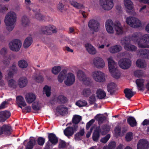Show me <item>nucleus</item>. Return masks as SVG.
Listing matches in <instances>:
<instances>
[{"instance_id":"f257e3e1","label":"nucleus","mask_w":149,"mask_h":149,"mask_svg":"<svg viewBox=\"0 0 149 149\" xmlns=\"http://www.w3.org/2000/svg\"><path fill=\"white\" fill-rule=\"evenodd\" d=\"M124 40H121V43L124 45V49L127 51L135 52L137 50L136 47L131 44V40H136L134 42L137 43L140 48L149 47V45L147 43H149V38H124Z\"/></svg>"},{"instance_id":"f03ea898","label":"nucleus","mask_w":149,"mask_h":149,"mask_svg":"<svg viewBox=\"0 0 149 149\" xmlns=\"http://www.w3.org/2000/svg\"><path fill=\"white\" fill-rule=\"evenodd\" d=\"M17 18L16 13L13 11L8 12L6 15L4 22L6 29L9 31H12L14 28Z\"/></svg>"},{"instance_id":"7ed1b4c3","label":"nucleus","mask_w":149,"mask_h":149,"mask_svg":"<svg viewBox=\"0 0 149 149\" xmlns=\"http://www.w3.org/2000/svg\"><path fill=\"white\" fill-rule=\"evenodd\" d=\"M107 60L109 71L112 76L116 79L119 78L120 74L119 71L117 69V64L115 62L112 57L108 58Z\"/></svg>"},{"instance_id":"20e7f679","label":"nucleus","mask_w":149,"mask_h":149,"mask_svg":"<svg viewBox=\"0 0 149 149\" xmlns=\"http://www.w3.org/2000/svg\"><path fill=\"white\" fill-rule=\"evenodd\" d=\"M95 119L97 121L99 125L102 123L107 119V117L103 114L100 113L97 114L95 117ZM100 126L96 128L94 131V141H97L100 138Z\"/></svg>"},{"instance_id":"39448f33","label":"nucleus","mask_w":149,"mask_h":149,"mask_svg":"<svg viewBox=\"0 0 149 149\" xmlns=\"http://www.w3.org/2000/svg\"><path fill=\"white\" fill-rule=\"evenodd\" d=\"M36 141L38 145L42 146L45 142V139L43 137H39L37 140L35 137H30L29 141L26 146L25 149H33L34 146L36 144Z\"/></svg>"},{"instance_id":"423d86ee","label":"nucleus","mask_w":149,"mask_h":149,"mask_svg":"<svg viewBox=\"0 0 149 149\" xmlns=\"http://www.w3.org/2000/svg\"><path fill=\"white\" fill-rule=\"evenodd\" d=\"M114 0H99V4L102 10L109 11L114 6Z\"/></svg>"},{"instance_id":"0eeeda50","label":"nucleus","mask_w":149,"mask_h":149,"mask_svg":"<svg viewBox=\"0 0 149 149\" xmlns=\"http://www.w3.org/2000/svg\"><path fill=\"white\" fill-rule=\"evenodd\" d=\"M125 22L130 27L134 28L140 27L141 25V21L134 17H128L125 19Z\"/></svg>"},{"instance_id":"6e6552de","label":"nucleus","mask_w":149,"mask_h":149,"mask_svg":"<svg viewBox=\"0 0 149 149\" xmlns=\"http://www.w3.org/2000/svg\"><path fill=\"white\" fill-rule=\"evenodd\" d=\"M40 32L43 34L51 35L56 33L57 32V29L55 26L49 25L42 27Z\"/></svg>"},{"instance_id":"1a4fd4ad","label":"nucleus","mask_w":149,"mask_h":149,"mask_svg":"<svg viewBox=\"0 0 149 149\" xmlns=\"http://www.w3.org/2000/svg\"><path fill=\"white\" fill-rule=\"evenodd\" d=\"M22 45L21 41L18 39H15L12 40L8 44L10 49L13 52H18L20 49Z\"/></svg>"},{"instance_id":"9d476101","label":"nucleus","mask_w":149,"mask_h":149,"mask_svg":"<svg viewBox=\"0 0 149 149\" xmlns=\"http://www.w3.org/2000/svg\"><path fill=\"white\" fill-rule=\"evenodd\" d=\"M77 76L78 79L86 85L90 86L92 82L91 79L87 77H86V75L84 72L81 70H78L77 72Z\"/></svg>"},{"instance_id":"9b49d317","label":"nucleus","mask_w":149,"mask_h":149,"mask_svg":"<svg viewBox=\"0 0 149 149\" xmlns=\"http://www.w3.org/2000/svg\"><path fill=\"white\" fill-rule=\"evenodd\" d=\"M116 22L113 23V21L109 19L107 20L105 22V26L107 32L110 34L114 33V28H115Z\"/></svg>"},{"instance_id":"f8f14e48","label":"nucleus","mask_w":149,"mask_h":149,"mask_svg":"<svg viewBox=\"0 0 149 149\" xmlns=\"http://www.w3.org/2000/svg\"><path fill=\"white\" fill-rule=\"evenodd\" d=\"M118 64L121 68L126 69L130 67L131 61L128 58H122L119 61Z\"/></svg>"},{"instance_id":"ddd939ff","label":"nucleus","mask_w":149,"mask_h":149,"mask_svg":"<svg viewBox=\"0 0 149 149\" xmlns=\"http://www.w3.org/2000/svg\"><path fill=\"white\" fill-rule=\"evenodd\" d=\"M78 126L74 125L73 127H67L64 131V134L67 137L72 136L74 132L77 130Z\"/></svg>"},{"instance_id":"4468645a","label":"nucleus","mask_w":149,"mask_h":149,"mask_svg":"<svg viewBox=\"0 0 149 149\" xmlns=\"http://www.w3.org/2000/svg\"><path fill=\"white\" fill-rule=\"evenodd\" d=\"M137 149H148L149 142L146 140L141 139L139 140L137 145Z\"/></svg>"},{"instance_id":"2eb2a0df","label":"nucleus","mask_w":149,"mask_h":149,"mask_svg":"<svg viewBox=\"0 0 149 149\" xmlns=\"http://www.w3.org/2000/svg\"><path fill=\"white\" fill-rule=\"evenodd\" d=\"M94 79L98 82H102L104 81L105 78L104 74L100 71L94 72Z\"/></svg>"},{"instance_id":"dca6fc26","label":"nucleus","mask_w":149,"mask_h":149,"mask_svg":"<svg viewBox=\"0 0 149 149\" xmlns=\"http://www.w3.org/2000/svg\"><path fill=\"white\" fill-rule=\"evenodd\" d=\"M94 65L99 68H102L105 66V63L103 59L100 57H97L94 59Z\"/></svg>"},{"instance_id":"f3484780","label":"nucleus","mask_w":149,"mask_h":149,"mask_svg":"<svg viewBox=\"0 0 149 149\" xmlns=\"http://www.w3.org/2000/svg\"><path fill=\"white\" fill-rule=\"evenodd\" d=\"M11 113L9 111L5 110L0 112V122H4L9 118Z\"/></svg>"},{"instance_id":"a211bd4d","label":"nucleus","mask_w":149,"mask_h":149,"mask_svg":"<svg viewBox=\"0 0 149 149\" xmlns=\"http://www.w3.org/2000/svg\"><path fill=\"white\" fill-rule=\"evenodd\" d=\"M1 128L2 134H3L5 135L8 136L11 134L12 128L9 125H3L1 127Z\"/></svg>"},{"instance_id":"6ab92c4d","label":"nucleus","mask_w":149,"mask_h":149,"mask_svg":"<svg viewBox=\"0 0 149 149\" xmlns=\"http://www.w3.org/2000/svg\"><path fill=\"white\" fill-rule=\"evenodd\" d=\"M75 81V77L74 75L71 73H69L67 79L65 81V83L67 86H70L74 84Z\"/></svg>"},{"instance_id":"aec40b11","label":"nucleus","mask_w":149,"mask_h":149,"mask_svg":"<svg viewBox=\"0 0 149 149\" xmlns=\"http://www.w3.org/2000/svg\"><path fill=\"white\" fill-rule=\"evenodd\" d=\"M124 4L126 8V11L130 13L134 8L133 4L131 0H124Z\"/></svg>"},{"instance_id":"412c9836","label":"nucleus","mask_w":149,"mask_h":149,"mask_svg":"<svg viewBox=\"0 0 149 149\" xmlns=\"http://www.w3.org/2000/svg\"><path fill=\"white\" fill-rule=\"evenodd\" d=\"M18 85L20 88H23L26 86L28 83V80L26 77H20L17 81Z\"/></svg>"},{"instance_id":"4be33fe9","label":"nucleus","mask_w":149,"mask_h":149,"mask_svg":"<svg viewBox=\"0 0 149 149\" xmlns=\"http://www.w3.org/2000/svg\"><path fill=\"white\" fill-rule=\"evenodd\" d=\"M115 29L116 34L117 35H121L125 34V32L124 31L120 23L119 22H116Z\"/></svg>"},{"instance_id":"5701e85b","label":"nucleus","mask_w":149,"mask_h":149,"mask_svg":"<svg viewBox=\"0 0 149 149\" xmlns=\"http://www.w3.org/2000/svg\"><path fill=\"white\" fill-rule=\"evenodd\" d=\"M56 111L60 115L65 116L68 113V109L63 105H59L56 108Z\"/></svg>"},{"instance_id":"b1692460","label":"nucleus","mask_w":149,"mask_h":149,"mask_svg":"<svg viewBox=\"0 0 149 149\" xmlns=\"http://www.w3.org/2000/svg\"><path fill=\"white\" fill-rule=\"evenodd\" d=\"M49 141L53 145H56L58 142V138L53 133H48Z\"/></svg>"},{"instance_id":"393cba45","label":"nucleus","mask_w":149,"mask_h":149,"mask_svg":"<svg viewBox=\"0 0 149 149\" xmlns=\"http://www.w3.org/2000/svg\"><path fill=\"white\" fill-rule=\"evenodd\" d=\"M16 103L19 107L22 109V106L25 107L26 104L24 97L22 96L19 95L16 97Z\"/></svg>"},{"instance_id":"a878e982","label":"nucleus","mask_w":149,"mask_h":149,"mask_svg":"<svg viewBox=\"0 0 149 149\" xmlns=\"http://www.w3.org/2000/svg\"><path fill=\"white\" fill-rule=\"evenodd\" d=\"M122 49L121 46L116 45L111 47L109 49V51L111 53L114 54L119 52Z\"/></svg>"},{"instance_id":"bb28decb","label":"nucleus","mask_w":149,"mask_h":149,"mask_svg":"<svg viewBox=\"0 0 149 149\" xmlns=\"http://www.w3.org/2000/svg\"><path fill=\"white\" fill-rule=\"evenodd\" d=\"M124 92L125 94V97L129 100L133 97L135 93L132 91V89L128 88L125 89Z\"/></svg>"},{"instance_id":"cd10ccee","label":"nucleus","mask_w":149,"mask_h":149,"mask_svg":"<svg viewBox=\"0 0 149 149\" xmlns=\"http://www.w3.org/2000/svg\"><path fill=\"white\" fill-rule=\"evenodd\" d=\"M26 98L27 102L30 104L35 101L36 99V97L34 94L29 93L26 94Z\"/></svg>"},{"instance_id":"c85d7f7f","label":"nucleus","mask_w":149,"mask_h":149,"mask_svg":"<svg viewBox=\"0 0 149 149\" xmlns=\"http://www.w3.org/2000/svg\"><path fill=\"white\" fill-rule=\"evenodd\" d=\"M30 23V20L27 16H24L22 18L21 24L23 26L25 27H27L29 26Z\"/></svg>"},{"instance_id":"c756f323","label":"nucleus","mask_w":149,"mask_h":149,"mask_svg":"<svg viewBox=\"0 0 149 149\" xmlns=\"http://www.w3.org/2000/svg\"><path fill=\"white\" fill-rule=\"evenodd\" d=\"M127 123L132 127L136 126L137 125L136 121L135 118L132 116L129 117L127 119Z\"/></svg>"},{"instance_id":"7c9ffc66","label":"nucleus","mask_w":149,"mask_h":149,"mask_svg":"<svg viewBox=\"0 0 149 149\" xmlns=\"http://www.w3.org/2000/svg\"><path fill=\"white\" fill-rule=\"evenodd\" d=\"M116 84L115 83L112 82L109 84L107 86L108 92L111 95L113 94L115 91Z\"/></svg>"},{"instance_id":"2f4dec72","label":"nucleus","mask_w":149,"mask_h":149,"mask_svg":"<svg viewBox=\"0 0 149 149\" xmlns=\"http://www.w3.org/2000/svg\"><path fill=\"white\" fill-rule=\"evenodd\" d=\"M144 81V79H137L136 80V83L139 90L142 91L143 89Z\"/></svg>"},{"instance_id":"473e14b6","label":"nucleus","mask_w":149,"mask_h":149,"mask_svg":"<svg viewBox=\"0 0 149 149\" xmlns=\"http://www.w3.org/2000/svg\"><path fill=\"white\" fill-rule=\"evenodd\" d=\"M66 73L67 71L65 69L63 70L60 73L58 77V80L59 82L61 83L63 81Z\"/></svg>"},{"instance_id":"72a5a7b5","label":"nucleus","mask_w":149,"mask_h":149,"mask_svg":"<svg viewBox=\"0 0 149 149\" xmlns=\"http://www.w3.org/2000/svg\"><path fill=\"white\" fill-rule=\"evenodd\" d=\"M97 97L100 99L104 98L106 96V93L103 90L101 89H98L96 92Z\"/></svg>"},{"instance_id":"f704fd0d","label":"nucleus","mask_w":149,"mask_h":149,"mask_svg":"<svg viewBox=\"0 0 149 149\" xmlns=\"http://www.w3.org/2000/svg\"><path fill=\"white\" fill-rule=\"evenodd\" d=\"M33 42L32 38H26L23 44V47L25 49L28 48Z\"/></svg>"},{"instance_id":"c9c22d12","label":"nucleus","mask_w":149,"mask_h":149,"mask_svg":"<svg viewBox=\"0 0 149 149\" xmlns=\"http://www.w3.org/2000/svg\"><path fill=\"white\" fill-rule=\"evenodd\" d=\"M17 69L16 66L13 64L11 66L10 68L9 72L8 73L9 77H11L13 75L14 73H16Z\"/></svg>"},{"instance_id":"e433bc0d","label":"nucleus","mask_w":149,"mask_h":149,"mask_svg":"<svg viewBox=\"0 0 149 149\" xmlns=\"http://www.w3.org/2000/svg\"><path fill=\"white\" fill-rule=\"evenodd\" d=\"M57 102L60 104H64L67 102V98L63 95L58 96L56 99Z\"/></svg>"},{"instance_id":"4c0bfd02","label":"nucleus","mask_w":149,"mask_h":149,"mask_svg":"<svg viewBox=\"0 0 149 149\" xmlns=\"http://www.w3.org/2000/svg\"><path fill=\"white\" fill-rule=\"evenodd\" d=\"M84 129H81L79 132L77 133L74 135V138L75 140L78 141L80 140V137L83 136L84 134Z\"/></svg>"},{"instance_id":"58836bf2","label":"nucleus","mask_w":149,"mask_h":149,"mask_svg":"<svg viewBox=\"0 0 149 149\" xmlns=\"http://www.w3.org/2000/svg\"><path fill=\"white\" fill-rule=\"evenodd\" d=\"M18 65L21 68H25L27 67L28 65L27 62L24 60H21L18 62Z\"/></svg>"},{"instance_id":"ea45409f","label":"nucleus","mask_w":149,"mask_h":149,"mask_svg":"<svg viewBox=\"0 0 149 149\" xmlns=\"http://www.w3.org/2000/svg\"><path fill=\"white\" fill-rule=\"evenodd\" d=\"M70 3L72 6L77 9H82L84 8L82 4L78 3L75 1H70Z\"/></svg>"},{"instance_id":"a19ab883","label":"nucleus","mask_w":149,"mask_h":149,"mask_svg":"<svg viewBox=\"0 0 149 149\" xmlns=\"http://www.w3.org/2000/svg\"><path fill=\"white\" fill-rule=\"evenodd\" d=\"M110 128L109 126L107 125L103 126L101 130V133L102 135H105L109 131Z\"/></svg>"},{"instance_id":"79ce46f5","label":"nucleus","mask_w":149,"mask_h":149,"mask_svg":"<svg viewBox=\"0 0 149 149\" xmlns=\"http://www.w3.org/2000/svg\"><path fill=\"white\" fill-rule=\"evenodd\" d=\"M136 65L138 67L141 68H144L146 67L145 61L141 59H138L136 61Z\"/></svg>"},{"instance_id":"37998d69","label":"nucleus","mask_w":149,"mask_h":149,"mask_svg":"<svg viewBox=\"0 0 149 149\" xmlns=\"http://www.w3.org/2000/svg\"><path fill=\"white\" fill-rule=\"evenodd\" d=\"M85 46L87 51L89 54H93V46L91 44L87 43L85 44Z\"/></svg>"},{"instance_id":"c03bdc74","label":"nucleus","mask_w":149,"mask_h":149,"mask_svg":"<svg viewBox=\"0 0 149 149\" xmlns=\"http://www.w3.org/2000/svg\"><path fill=\"white\" fill-rule=\"evenodd\" d=\"M8 86L13 89H15L17 87L16 81L13 79H10L8 81Z\"/></svg>"},{"instance_id":"a18cd8bd","label":"nucleus","mask_w":149,"mask_h":149,"mask_svg":"<svg viewBox=\"0 0 149 149\" xmlns=\"http://www.w3.org/2000/svg\"><path fill=\"white\" fill-rule=\"evenodd\" d=\"M43 93H45L47 97L50 96L51 94V88L49 86L46 85L43 88Z\"/></svg>"},{"instance_id":"49530a36","label":"nucleus","mask_w":149,"mask_h":149,"mask_svg":"<svg viewBox=\"0 0 149 149\" xmlns=\"http://www.w3.org/2000/svg\"><path fill=\"white\" fill-rule=\"evenodd\" d=\"M81 117L79 115H75L72 118V123L76 125L78 124L81 120Z\"/></svg>"},{"instance_id":"de8ad7c7","label":"nucleus","mask_w":149,"mask_h":149,"mask_svg":"<svg viewBox=\"0 0 149 149\" xmlns=\"http://www.w3.org/2000/svg\"><path fill=\"white\" fill-rule=\"evenodd\" d=\"M76 104L79 107H84L87 104L86 101L84 100H79L76 102Z\"/></svg>"},{"instance_id":"09e8293b","label":"nucleus","mask_w":149,"mask_h":149,"mask_svg":"<svg viewBox=\"0 0 149 149\" xmlns=\"http://www.w3.org/2000/svg\"><path fill=\"white\" fill-rule=\"evenodd\" d=\"M33 79L38 83H41L44 80L43 77L40 74L36 75L33 77Z\"/></svg>"},{"instance_id":"8fccbe9b","label":"nucleus","mask_w":149,"mask_h":149,"mask_svg":"<svg viewBox=\"0 0 149 149\" xmlns=\"http://www.w3.org/2000/svg\"><path fill=\"white\" fill-rule=\"evenodd\" d=\"M132 37H149V35L145 34L143 35L140 32H135L133 33L132 35Z\"/></svg>"},{"instance_id":"3c124183","label":"nucleus","mask_w":149,"mask_h":149,"mask_svg":"<svg viewBox=\"0 0 149 149\" xmlns=\"http://www.w3.org/2000/svg\"><path fill=\"white\" fill-rule=\"evenodd\" d=\"M100 27V24L98 21L94 20V31H98Z\"/></svg>"},{"instance_id":"603ef678","label":"nucleus","mask_w":149,"mask_h":149,"mask_svg":"<svg viewBox=\"0 0 149 149\" xmlns=\"http://www.w3.org/2000/svg\"><path fill=\"white\" fill-rule=\"evenodd\" d=\"M61 69V67L60 66H56L54 67L52 69V72L54 74H58Z\"/></svg>"},{"instance_id":"864d4df0","label":"nucleus","mask_w":149,"mask_h":149,"mask_svg":"<svg viewBox=\"0 0 149 149\" xmlns=\"http://www.w3.org/2000/svg\"><path fill=\"white\" fill-rule=\"evenodd\" d=\"M7 49L5 47L2 48L0 51L1 54L3 56L4 58H6L8 57L7 54Z\"/></svg>"},{"instance_id":"5fc2aeb1","label":"nucleus","mask_w":149,"mask_h":149,"mask_svg":"<svg viewBox=\"0 0 149 149\" xmlns=\"http://www.w3.org/2000/svg\"><path fill=\"white\" fill-rule=\"evenodd\" d=\"M33 109L34 111H38L40 110V106L38 102H34L32 105Z\"/></svg>"},{"instance_id":"6e6d98bb","label":"nucleus","mask_w":149,"mask_h":149,"mask_svg":"<svg viewBox=\"0 0 149 149\" xmlns=\"http://www.w3.org/2000/svg\"><path fill=\"white\" fill-rule=\"evenodd\" d=\"M133 133L131 132H129L127 133L125 136L126 140L127 141H131L133 139Z\"/></svg>"},{"instance_id":"4d7b16f0","label":"nucleus","mask_w":149,"mask_h":149,"mask_svg":"<svg viewBox=\"0 0 149 149\" xmlns=\"http://www.w3.org/2000/svg\"><path fill=\"white\" fill-rule=\"evenodd\" d=\"M141 54L143 55L146 58H147L149 56V50L146 49H141Z\"/></svg>"},{"instance_id":"13d9d810","label":"nucleus","mask_w":149,"mask_h":149,"mask_svg":"<svg viewBox=\"0 0 149 149\" xmlns=\"http://www.w3.org/2000/svg\"><path fill=\"white\" fill-rule=\"evenodd\" d=\"M66 146V143L64 140L60 139L58 148L59 149H63L65 148Z\"/></svg>"},{"instance_id":"bf43d9fd","label":"nucleus","mask_w":149,"mask_h":149,"mask_svg":"<svg viewBox=\"0 0 149 149\" xmlns=\"http://www.w3.org/2000/svg\"><path fill=\"white\" fill-rule=\"evenodd\" d=\"M91 93V91L90 88H86L83 90V94L85 97H88Z\"/></svg>"},{"instance_id":"052dcab7","label":"nucleus","mask_w":149,"mask_h":149,"mask_svg":"<svg viewBox=\"0 0 149 149\" xmlns=\"http://www.w3.org/2000/svg\"><path fill=\"white\" fill-rule=\"evenodd\" d=\"M110 137V134H108L104 137L102 138L100 141L102 143H105L107 142Z\"/></svg>"},{"instance_id":"680f3d73","label":"nucleus","mask_w":149,"mask_h":149,"mask_svg":"<svg viewBox=\"0 0 149 149\" xmlns=\"http://www.w3.org/2000/svg\"><path fill=\"white\" fill-rule=\"evenodd\" d=\"M143 74L142 71L141 70H137L134 72V75L136 77H141Z\"/></svg>"},{"instance_id":"e2e57ef3","label":"nucleus","mask_w":149,"mask_h":149,"mask_svg":"<svg viewBox=\"0 0 149 149\" xmlns=\"http://www.w3.org/2000/svg\"><path fill=\"white\" fill-rule=\"evenodd\" d=\"M116 143L114 141L111 142L107 147L111 149H115L116 146Z\"/></svg>"},{"instance_id":"0e129e2a","label":"nucleus","mask_w":149,"mask_h":149,"mask_svg":"<svg viewBox=\"0 0 149 149\" xmlns=\"http://www.w3.org/2000/svg\"><path fill=\"white\" fill-rule=\"evenodd\" d=\"M3 61V63L6 66H8L10 63V56L9 57H7L6 58H4Z\"/></svg>"},{"instance_id":"69168bd1","label":"nucleus","mask_w":149,"mask_h":149,"mask_svg":"<svg viewBox=\"0 0 149 149\" xmlns=\"http://www.w3.org/2000/svg\"><path fill=\"white\" fill-rule=\"evenodd\" d=\"M35 18L39 21H42L44 19V17L40 13H36L35 14Z\"/></svg>"},{"instance_id":"338daca9","label":"nucleus","mask_w":149,"mask_h":149,"mask_svg":"<svg viewBox=\"0 0 149 149\" xmlns=\"http://www.w3.org/2000/svg\"><path fill=\"white\" fill-rule=\"evenodd\" d=\"M93 124V119H91L86 124V129L88 130L91 126Z\"/></svg>"},{"instance_id":"774afa93","label":"nucleus","mask_w":149,"mask_h":149,"mask_svg":"<svg viewBox=\"0 0 149 149\" xmlns=\"http://www.w3.org/2000/svg\"><path fill=\"white\" fill-rule=\"evenodd\" d=\"M88 26L91 30H93V20L91 19L88 22Z\"/></svg>"}]
</instances>
